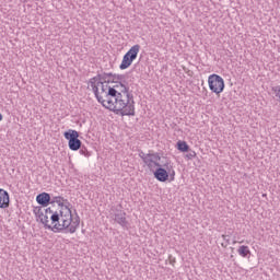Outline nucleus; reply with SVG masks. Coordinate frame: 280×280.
I'll use <instances>...</instances> for the list:
<instances>
[{"instance_id": "1", "label": "nucleus", "mask_w": 280, "mask_h": 280, "mask_svg": "<svg viewBox=\"0 0 280 280\" xmlns=\"http://www.w3.org/2000/svg\"><path fill=\"white\" fill-rule=\"evenodd\" d=\"M110 86L113 113L121 117H135V96L130 94V86L126 83H114Z\"/></svg>"}, {"instance_id": "2", "label": "nucleus", "mask_w": 280, "mask_h": 280, "mask_svg": "<svg viewBox=\"0 0 280 280\" xmlns=\"http://www.w3.org/2000/svg\"><path fill=\"white\" fill-rule=\"evenodd\" d=\"M89 84L97 100V103L113 112V94L110 93L112 85L104 84L97 79H90Z\"/></svg>"}, {"instance_id": "3", "label": "nucleus", "mask_w": 280, "mask_h": 280, "mask_svg": "<svg viewBox=\"0 0 280 280\" xmlns=\"http://www.w3.org/2000/svg\"><path fill=\"white\" fill-rule=\"evenodd\" d=\"M59 219L54 223L51 231L52 233H62L71 226V222H73V214H69V210L58 212Z\"/></svg>"}, {"instance_id": "4", "label": "nucleus", "mask_w": 280, "mask_h": 280, "mask_svg": "<svg viewBox=\"0 0 280 280\" xmlns=\"http://www.w3.org/2000/svg\"><path fill=\"white\" fill-rule=\"evenodd\" d=\"M65 139L68 141V145L72 152H78L80 148H82V141L79 139L80 138V132L77 130L70 129L66 132H63Z\"/></svg>"}, {"instance_id": "5", "label": "nucleus", "mask_w": 280, "mask_h": 280, "mask_svg": "<svg viewBox=\"0 0 280 280\" xmlns=\"http://www.w3.org/2000/svg\"><path fill=\"white\" fill-rule=\"evenodd\" d=\"M141 49V46L139 44L133 45L122 57V61L119 66V69L124 71L125 69H128L130 65H132L133 60H137V56H139V50Z\"/></svg>"}, {"instance_id": "6", "label": "nucleus", "mask_w": 280, "mask_h": 280, "mask_svg": "<svg viewBox=\"0 0 280 280\" xmlns=\"http://www.w3.org/2000/svg\"><path fill=\"white\" fill-rule=\"evenodd\" d=\"M59 211H54L51 208L45 209L44 218H42V224H44L45 229L51 231L54 229V224L60 220Z\"/></svg>"}, {"instance_id": "7", "label": "nucleus", "mask_w": 280, "mask_h": 280, "mask_svg": "<svg viewBox=\"0 0 280 280\" xmlns=\"http://www.w3.org/2000/svg\"><path fill=\"white\" fill-rule=\"evenodd\" d=\"M208 84L209 89L212 93H215V95H220L222 91H224V79L220 77L219 74H211L208 78Z\"/></svg>"}, {"instance_id": "8", "label": "nucleus", "mask_w": 280, "mask_h": 280, "mask_svg": "<svg viewBox=\"0 0 280 280\" xmlns=\"http://www.w3.org/2000/svg\"><path fill=\"white\" fill-rule=\"evenodd\" d=\"M112 214L114 222L122 226V229L128 228V220L126 219V212L124 211V206H121V203L112 208Z\"/></svg>"}, {"instance_id": "9", "label": "nucleus", "mask_w": 280, "mask_h": 280, "mask_svg": "<svg viewBox=\"0 0 280 280\" xmlns=\"http://www.w3.org/2000/svg\"><path fill=\"white\" fill-rule=\"evenodd\" d=\"M153 176L160 183H167V180H170V163L166 162L163 165L160 164L153 173Z\"/></svg>"}, {"instance_id": "10", "label": "nucleus", "mask_w": 280, "mask_h": 280, "mask_svg": "<svg viewBox=\"0 0 280 280\" xmlns=\"http://www.w3.org/2000/svg\"><path fill=\"white\" fill-rule=\"evenodd\" d=\"M159 161H161V154L159 153H152L151 156L148 158L147 161H144V165H147L148 170H150V172H155L156 167H161V163H159Z\"/></svg>"}, {"instance_id": "11", "label": "nucleus", "mask_w": 280, "mask_h": 280, "mask_svg": "<svg viewBox=\"0 0 280 280\" xmlns=\"http://www.w3.org/2000/svg\"><path fill=\"white\" fill-rule=\"evenodd\" d=\"M93 79L97 80L102 84H108L109 86H113L115 84L113 72H109V73L104 72V73L97 74Z\"/></svg>"}, {"instance_id": "12", "label": "nucleus", "mask_w": 280, "mask_h": 280, "mask_svg": "<svg viewBox=\"0 0 280 280\" xmlns=\"http://www.w3.org/2000/svg\"><path fill=\"white\" fill-rule=\"evenodd\" d=\"M36 202L40 205V207H49V205H51V195H49V192H42L37 195Z\"/></svg>"}, {"instance_id": "13", "label": "nucleus", "mask_w": 280, "mask_h": 280, "mask_svg": "<svg viewBox=\"0 0 280 280\" xmlns=\"http://www.w3.org/2000/svg\"><path fill=\"white\" fill-rule=\"evenodd\" d=\"M10 207V194L0 188V209H8Z\"/></svg>"}, {"instance_id": "14", "label": "nucleus", "mask_w": 280, "mask_h": 280, "mask_svg": "<svg viewBox=\"0 0 280 280\" xmlns=\"http://www.w3.org/2000/svg\"><path fill=\"white\" fill-rule=\"evenodd\" d=\"M78 226H80V215L77 214L74 220L72 219L69 228L67 229V233H75V231H78Z\"/></svg>"}, {"instance_id": "15", "label": "nucleus", "mask_w": 280, "mask_h": 280, "mask_svg": "<svg viewBox=\"0 0 280 280\" xmlns=\"http://www.w3.org/2000/svg\"><path fill=\"white\" fill-rule=\"evenodd\" d=\"M33 212L35 213V217L39 219V222L43 223V219L45 218V209H43V207H35Z\"/></svg>"}, {"instance_id": "16", "label": "nucleus", "mask_w": 280, "mask_h": 280, "mask_svg": "<svg viewBox=\"0 0 280 280\" xmlns=\"http://www.w3.org/2000/svg\"><path fill=\"white\" fill-rule=\"evenodd\" d=\"M114 75V84H128L126 81V74H113Z\"/></svg>"}, {"instance_id": "17", "label": "nucleus", "mask_w": 280, "mask_h": 280, "mask_svg": "<svg viewBox=\"0 0 280 280\" xmlns=\"http://www.w3.org/2000/svg\"><path fill=\"white\" fill-rule=\"evenodd\" d=\"M237 253L241 255V257H248V255H250V249L248 246L242 245L238 247Z\"/></svg>"}, {"instance_id": "18", "label": "nucleus", "mask_w": 280, "mask_h": 280, "mask_svg": "<svg viewBox=\"0 0 280 280\" xmlns=\"http://www.w3.org/2000/svg\"><path fill=\"white\" fill-rule=\"evenodd\" d=\"M177 150L179 152H189V144L183 140H179L177 141Z\"/></svg>"}, {"instance_id": "19", "label": "nucleus", "mask_w": 280, "mask_h": 280, "mask_svg": "<svg viewBox=\"0 0 280 280\" xmlns=\"http://www.w3.org/2000/svg\"><path fill=\"white\" fill-rule=\"evenodd\" d=\"M63 206H61V209L59 211H68L69 215H73L71 212V202H69V199L62 200Z\"/></svg>"}, {"instance_id": "20", "label": "nucleus", "mask_w": 280, "mask_h": 280, "mask_svg": "<svg viewBox=\"0 0 280 280\" xmlns=\"http://www.w3.org/2000/svg\"><path fill=\"white\" fill-rule=\"evenodd\" d=\"M62 200H65V197H52V200H50V205H54L56 202L59 209H62V207H65V202H62Z\"/></svg>"}, {"instance_id": "21", "label": "nucleus", "mask_w": 280, "mask_h": 280, "mask_svg": "<svg viewBox=\"0 0 280 280\" xmlns=\"http://www.w3.org/2000/svg\"><path fill=\"white\" fill-rule=\"evenodd\" d=\"M80 154H82L83 156H91V152H89V149H86V147L82 145L81 144V148H80Z\"/></svg>"}, {"instance_id": "22", "label": "nucleus", "mask_w": 280, "mask_h": 280, "mask_svg": "<svg viewBox=\"0 0 280 280\" xmlns=\"http://www.w3.org/2000/svg\"><path fill=\"white\" fill-rule=\"evenodd\" d=\"M139 156L144 163L149 159V156H152V153H145L143 151H140Z\"/></svg>"}, {"instance_id": "23", "label": "nucleus", "mask_w": 280, "mask_h": 280, "mask_svg": "<svg viewBox=\"0 0 280 280\" xmlns=\"http://www.w3.org/2000/svg\"><path fill=\"white\" fill-rule=\"evenodd\" d=\"M185 159H187V161H191V159H196V151H190L189 153H187L185 155Z\"/></svg>"}, {"instance_id": "24", "label": "nucleus", "mask_w": 280, "mask_h": 280, "mask_svg": "<svg viewBox=\"0 0 280 280\" xmlns=\"http://www.w3.org/2000/svg\"><path fill=\"white\" fill-rule=\"evenodd\" d=\"M168 167H170L168 178L172 182V180H174V176H176V172L174 170H172V165H170Z\"/></svg>"}, {"instance_id": "25", "label": "nucleus", "mask_w": 280, "mask_h": 280, "mask_svg": "<svg viewBox=\"0 0 280 280\" xmlns=\"http://www.w3.org/2000/svg\"><path fill=\"white\" fill-rule=\"evenodd\" d=\"M224 242H226V244L224 245V243L221 244V246H223V248H226V245L230 244V240H229V236L228 235H222Z\"/></svg>"}, {"instance_id": "26", "label": "nucleus", "mask_w": 280, "mask_h": 280, "mask_svg": "<svg viewBox=\"0 0 280 280\" xmlns=\"http://www.w3.org/2000/svg\"><path fill=\"white\" fill-rule=\"evenodd\" d=\"M168 261H170V264H172V266H174V264H176V258H174L172 255H170Z\"/></svg>"}, {"instance_id": "27", "label": "nucleus", "mask_w": 280, "mask_h": 280, "mask_svg": "<svg viewBox=\"0 0 280 280\" xmlns=\"http://www.w3.org/2000/svg\"><path fill=\"white\" fill-rule=\"evenodd\" d=\"M0 121H3V115L0 114Z\"/></svg>"}]
</instances>
